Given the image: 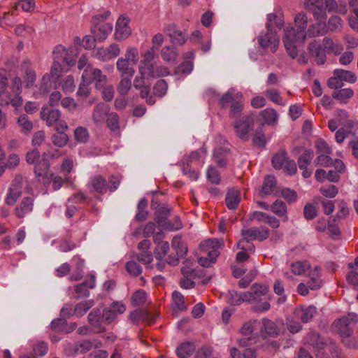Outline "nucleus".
I'll list each match as a JSON object with an SVG mask.
<instances>
[{"mask_svg": "<svg viewBox=\"0 0 358 358\" xmlns=\"http://www.w3.org/2000/svg\"><path fill=\"white\" fill-rule=\"evenodd\" d=\"M129 320L133 324H138L143 321L148 324L155 323V317L148 310L144 309H136L129 315Z\"/></svg>", "mask_w": 358, "mask_h": 358, "instance_id": "5701e85b", "label": "nucleus"}, {"mask_svg": "<svg viewBox=\"0 0 358 358\" xmlns=\"http://www.w3.org/2000/svg\"><path fill=\"white\" fill-rule=\"evenodd\" d=\"M138 71L139 75L136 76L133 82V86L136 90L141 89L143 87L146 85L145 77L147 74L145 69H143L141 66H139Z\"/></svg>", "mask_w": 358, "mask_h": 358, "instance_id": "13d9d810", "label": "nucleus"}, {"mask_svg": "<svg viewBox=\"0 0 358 358\" xmlns=\"http://www.w3.org/2000/svg\"><path fill=\"white\" fill-rule=\"evenodd\" d=\"M171 208L160 206L159 207L155 213V221L158 223V224L166 229V226L167 225V218L170 215Z\"/></svg>", "mask_w": 358, "mask_h": 358, "instance_id": "58836bf2", "label": "nucleus"}, {"mask_svg": "<svg viewBox=\"0 0 358 358\" xmlns=\"http://www.w3.org/2000/svg\"><path fill=\"white\" fill-rule=\"evenodd\" d=\"M123 58L131 63V66H135L139 59L138 50L135 48L129 47Z\"/></svg>", "mask_w": 358, "mask_h": 358, "instance_id": "bf43d9fd", "label": "nucleus"}, {"mask_svg": "<svg viewBox=\"0 0 358 358\" xmlns=\"http://www.w3.org/2000/svg\"><path fill=\"white\" fill-rule=\"evenodd\" d=\"M49 161L45 158H42L35 164L34 173L38 178H47L49 175Z\"/></svg>", "mask_w": 358, "mask_h": 358, "instance_id": "ea45409f", "label": "nucleus"}, {"mask_svg": "<svg viewBox=\"0 0 358 358\" xmlns=\"http://www.w3.org/2000/svg\"><path fill=\"white\" fill-rule=\"evenodd\" d=\"M146 301V292L143 289H138L131 296V303L133 306L143 305Z\"/></svg>", "mask_w": 358, "mask_h": 358, "instance_id": "052dcab7", "label": "nucleus"}, {"mask_svg": "<svg viewBox=\"0 0 358 358\" xmlns=\"http://www.w3.org/2000/svg\"><path fill=\"white\" fill-rule=\"evenodd\" d=\"M224 241L217 239H208L200 244V250L203 256L199 259V263L203 267H208L215 263L220 255L219 249L223 245Z\"/></svg>", "mask_w": 358, "mask_h": 358, "instance_id": "7ed1b4c3", "label": "nucleus"}, {"mask_svg": "<svg viewBox=\"0 0 358 358\" xmlns=\"http://www.w3.org/2000/svg\"><path fill=\"white\" fill-rule=\"evenodd\" d=\"M219 105L222 108L230 107L229 112L230 118L239 116L244 108L243 94L241 92H235L234 89H230L221 96Z\"/></svg>", "mask_w": 358, "mask_h": 358, "instance_id": "f03ea898", "label": "nucleus"}, {"mask_svg": "<svg viewBox=\"0 0 358 358\" xmlns=\"http://www.w3.org/2000/svg\"><path fill=\"white\" fill-rule=\"evenodd\" d=\"M196 346L192 342L182 343L176 350L177 355L180 358H188L195 351Z\"/></svg>", "mask_w": 358, "mask_h": 358, "instance_id": "a19ab883", "label": "nucleus"}, {"mask_svg": "<svg viewBox=\"0 0 358 358\" xmlns=\"http://www.w3.org/2000/svg\"><path fill=\"white\" fill-rule=\"evenodd\" d=\"M269 287L266 284L254 283L250 291L237 294L236 292H229L230 300L233 305L238 306L243 302L254 304L252 310L257 313H264L271 308L268 294Z\"/></svg>", "mask_w": 358, "mask_h": 358, "instance_id": "f257e3e1", "label": "nucleus"}, {"mask_svg": "<svg viewBox=\"0 0 358 358\" xmlns=\"http://www.w3.org/2000/svg\"><path fill=\"white\" fill-rule=\"evenodd\" d=\"M90 134L88 130L83 127H78L74 130L75 140L81 143H85L89 140Z\"/></svg>", "mask_w": 358, "mask_h": 358, "instance_id": "4d7b16f0", "label": "nucleus"}, {"mask_svg": "<svg viewBox=\"0 0 358 358\" xmlns=\"http://www.w3.org/2000/svg\"><path fill=\"white\" fill-rule=\"evenodd\" d=\"M277 180L273 176H266L264 180L259 195L264 198L268 195H271L274 192L276 187Z\"/></svg>", "mask_w": 358, "mask_h": 358, "instance_id": "473e14b6", "label": "nucleus"}, {"mask_svg": "<svg viewBox=\"0 0 358 358\" xmlns=\"http://www.w3.org/2000/svg\"><path fill=\"white\" fill-rule=\"evenodd\" d=\"M270 210L282 222L288 221V212L286 203L280 199H276L270 205Z\"/></svg>", "mask_w": 358, "mask_h": 358, "instance_id": "c756f323", "label": "nucleus"}, {"mask_svg": "<svg viewBox=\"0 0 358 358\" xmlns=\"http://www.w3.org/2000/svg\"><path fill=\"white\" fill-rule=\"evenodd\" d=\"M207 178L213 184L217 185L221 181V176L218 171L213 166H210L207 170Z\"/></svg>", "mask_w": 358, "mask_h": 358, "instance_id": "338daca9", "label": "nucleus"}, {"mask_svg": "<svg viewBox=\"0 0 358 358\" xmlns=\"http://www.w3.org/2000/svg\"><path fill=\"white\" fill-rule=\"evenodd\" d=\"M94 287V279L91 278L89 280H85L80 284L75 286L76 295L74 297L78 299L82 297H87L90 295L89 289H92Z\"/></svg>", "mask_w": 358, "mask_h": 358, "instance_id": "72a5a7b5", "label": "nucleus"}, {"mask_svg": "<svg viewBox=\"0 0 358 358\" xmlns=\"http://www.w3.org/2000/svg\"><path fill=\"white\" fill-rule=\"evenodd\" d=\"M324 4V0H308L305 3V6L306 9L313 13L317 20H325L327 15Z\"/></svg>", "mask_w": 358, "mask_h": 358, "instance_id": "dca6fc26", "label": "nucleus"}, {"mask_svg": "<svg viewBox=\"0 0 358 358\" xmlns=\"http://www.w3.org/2000/svg\"><path fill=\"white\" fill-rule=\"evenodd\" d=\"M313 157L314 152L313 150L305 149L298 158L297 164L299 169L303 170L302 176L305 178H308L312 175V170H308V166L310 164Z\"/></svg>", "mask_w": 358, "mask_h": 358, "instance_id": "a211bd4d", "label": "nucleus"}, {"mask_svg": "<svg viewBox=\"0 0 358 358\" xmlns=\"http://www.w3.org/2000/svg\"><path fill=\"white\" fill-rule=\"evenodd\" d=\"M280 332V328L275 322L268 318L262 319L260 333L263 337H276Z\"/></svg>", "mask_w": 358, "mask_h": 358, "instance_id": "bb28decb", "label": "nucleus"}, {"mask_svg": "<svg viewBox=\"0 0 358 358\" xmlns=\"http://www.w3.org/2000/svg\"><path fill=\"white\" fill-rule=\"evenodd\" d=\"M236 134L242 140L248 141L249 133L253 130L255 117L252 114L243 115L233 118Z\"/></svg>", "mask_w": 358, "mask_h": 358, "instance_id": "423d86ee", "label": "nucleus"}, {"mask_svg": "<svg viewBox=\"0 0 358 358\" xmlns=\"http://www.w3.org/2000/svg\"><path fill=\"white\" fill-rule=\"evenodd\" d=\"M92 348L93 344L90 340H84L75 344L74 351L76 353L84 354L91 350Z\"/></svg>", "mask_w": 358, "mask_h": 358, "instance_id": "e2e57ef3", "label": "nucleus"}, {"mask_svg": "<svg viewBox=\"0 0 358 358\" xmlns=\"http://www.w3.org/2000/svg\"><path fill=\"white\" fill-rule=\"evenodd\" d=\"M94 306L93 300H87L80 302L74 307L75 315L78 317L83 316L88 310Z\"/></svg>", "mask_w": 358, "mask_h": 358, "instance_id": "3c124183", "label": "nucleus"}, {"mask_svg": "<svg viewBox=\"0 0 358 358\" xmlns=\"http://www.w3.org/2000/svg\"><path fill=\"white\" fill-rule=\"evenodd\" d=\"M20 70L23 72V83L25 87L27 88L33 87L36 80V74L29 59H25L22 61Z\"/></svg>", "mask_w": 358, "mask_h": 358, "instance_id": "f3484780", "label": "nucleus"}, {"mask_svg": "<svg viewBox=\"0 0 358 358\" xmlns=\"http://www.w3.org/2000/svg\"><path fill=\"white\" fill-rule=\"evenodd\" d=\"M116 68L120 76H129L131 78L135 73V69L131 64L127 61L123 57H120L116 62Z\"/></svg>", "mask_w": 358, "mask_h": 358, "instance_id": "f704fd0d", "label": "nucleus"}, {"mask_svg": "<svg viewBox=\"0 0 358 358\" xmlns=\"http://www.w3.org/2000/svg\"><path fill=\"white\" fill-rule=\"evenodd\" d=\"M294 22L297 29L294 28V36L299 38L301 42H304L306 38L307 31H306L308 25V17L303 13L297 14L294 17Z\"/></svg>", "mask_w": 358, "mask_h": 358, "instance_id": "aec40b11", "label": "nucleus"}, {"mask_svg": "<svg viewBox=\"0 0 358 358\" xmlns=\"http://www.w3.org/2000/svg\"><path fill=\"white\" fill-rule=\"evenodd\" d=\"M60 85L65 93H71L75 90V80L73 76H67L61 82Z\"/></svg>", "mask_w": 358, "mask_h": 358, "instance_id": "6e6d98bb", "label": "nucleus"}, {"mask_svg": "<svg viewBox=\"0 0 358 358\" xmlns=\"http://www.w3.org/2000/svg\"><path fill=\"white\" fill-rule=\"evenodd\" d=\"M65 66L66 65L61 62H59V61H54L50 73L51 77L55 80H58L61 73L64 71Z\"/></svg>", "mask_w": 358, "mask_h": 358, "instance_id": "0e129e2a", "label": "nucleus"}, {"mask_svg": "<svg viewBox=\"0 0 358 358\" xmlns=\"http://www.w3.org/2000/svg\"><path fill=\"white\" fill-rule=\"evenodd\" d=\"M311 268L308 261H296L290 264L291 271L296 275H306Z\"/></svg>", "mask_w": 358, "mask_h": 358, "instance_id": "e433bc0d", "label": "nucleus"}, {"mask_svg": "<svg viewBox=\"0 0 358 358\" xmlns=\"http://www.w3.org/2000/svg\"><path fill=\"white\" fill-rule=\"evenodd\" d=\"M334 75H336L338 78H340L343 83L345 81L350 83H355L357 81L356 75L350 71L336 69L334 71Z\"/></svg>", "mask_w": 358, "mask_h": 358, "instance_id": "49530a36", "label": "nucleus"}, {"mask_svg": "<svg viewBox=\"0 0 358 358\" xmlns=\"http://www.w3.org/2000/svg\"><path fill=\"white\" fill-rule=\"evenodd\" d=\"M17 123L21 127V131L24 134L29 133L33 129V123L26 114H22L18 117Z\"/></svg>", "mask_w": 358, "mask_h": 358, "instance_id": "864d4df0", "label": "nucleus"}, {"mask_svg": "<svg viewBox=\"0 0 358 358\" xmlns=\"http://www.w3.org/2000/svg\"><path fill=\"white\" fill-rule=\"evenodd\" d=\"M354 95V91L351 88H344L334 91L332 97L341 103H346L348 100Z\"/></svg>", "mask_w": 358, "mask_h": 358, "instance_id": "37998d69", "label": "nucleus"}, {"mask_svg": "<svg viewBox=\"0 0 358 358\" xmlns=\"http://www.w3.org/2000/svg\"><path fill=\"white\" fill-rule=\"evenodd\" d=\"M231 157V151L228 145L215 148L213 152V159L220 168H225Z\"/></svg>", "mask_w": 358, "mask_h": 358, "instance_id": "4be33fe9", "label": "nucleus"}, {"mask_svg": "<svg viewBox=\"0 0 358 358\" xmlns=\"http://www.w3.org/2000/svg\"><path fill=\"white\" fill-rule=\"evenodd\" d=\"M129 22V19L128 17L121 16L118 18L115 29L116 39L119 41L124 40L130 36L131 30L128 26Z\"/></svg>", "mask_w": 358, "mask_h": 358, "instance_id": "a878e982", "label": "nucleus"}, {"mask_svg": "<svg viewBox=\"0 0 358 358\" xmlns=\"http://www.w3.org/2000/svg\"><path fill=\"white\" fill-rule=\"evenodd\" d=\"M131 88V78L129 76H120V80L117 86V92L121 96H126Z\"/></svg>", "mask_w": 358, "mask_h": 358, "instance_id": "09e8293b", "label": "nucleus"}, {"mask_svg": "<svg viewBox=\"0 0 358 358\" xmlns=\"http://www.w3.org/2000/svg\"><path fill=\"white\" fill-rule=\"evenodd\" d=\"M168 84L165 80L161 79L157 81L153 87V94L157 97L164 96L167 92Z\"/></svg>", "mask_w": 358, "mask_h": 358, "instance_id": "5fc2aeb1", "label": "nucleus"}, {"mask_svg": "<svg viewBox=\"0 0 358 358\" xmlns=\"http://www.w3.org/2000/svg\"><path fill=\"white\" fill-rule=\"evenodd\" d=\"M309 55L315 59V62L318 65L324 64L327 61V52L322 45L317 42L316 40L311 41L308 45Z\"/></svg>", "mask_w": 358, "mask_h": 358, "instance_id": "4468645a", "label": "nucleus"}, {"mask_svg": "<svg viewBox=\"0 0 358 358\" xmlns=\"http://www.w3.org/2000/svg\"><path fill=\"white\" fill-rule=\"evenodd\" d=\"M141 67L145 69L147 76L151 78H158L169 74L168 69L162 66L151 64H147V66Z\"/></svg>", "mask_w": 358, "mask_h": 358, "instance_id": "c9c22d12", "label": "nucleus"}, {"mask_svg": "<svg viewBox=\"0 0 358 358\" xmlns=\"http://www.w3.org/2000/svg\"><path fill=\"white\" fill-rule=\"evenodd\" d=\"M120 53L119 45L114 43L108 48H98L95 52V57L99 60L106 62L117 57Z\"/></svg>", "mask_w": 358, "mask_h": 358, "instance_id": "2eb2a0df", "label": "nucleus"}, {"mask_svg": "<svg viewBox=\"0 0 358 358\" xmlns=\"http://www.w3.org/2000/svg\"><path fill=\"white\" fill-rule=\"evenodd\" d=\"M161 55L164 60L168 62H175L178 56V51L176 48L168 45L162 48Z\"/></svg>", "mask_w": 358, "mask_h": 358, "instance_id": "a18cd8bd", "label": "nucleus"}, {"mask_svg": "<svg viewBox=\"0 0 358 358\" xmlns=\"http://www.w3.org/2000/svg\"><path fill=\"white\" fill-rule=\"evenodd\" d=\"M286 51L290 57L295 59L298 55V50L296 43L301 42L299 38L294 36V28L287 27L285 29V36L282 38Z\"/></svg>", "mask_w": 358, "mask_h": 358, "instance_id": "1a4fd4ad", "label": "nucleus"}, {"mask_svg": "<svg viewBox=\"0 0 358 358\" xmlns=\"http://www.w3.org/2000/svg\"><path fill=\"white\" fill-rule=\"evenodd\" d=\"M41 118L48 127H57L60 122H66L61 119V112L58 109L43 107L41 111Z\"/></svg>", "mask_w": 358, "mask_h": 358, "instance_id": "ddd939ff", "label": "nucleus"}, {"mask_svg": "<svg viewBox=\"0 0 358 358\" xmlns=\"http://www.w3.org/2000/svg\"><path fill=\"white\" fill-rule=\"evenodd\" d=\"M164 31L171 38V41L173 44L182 45L187 40L185 34L174 23L166 25Z\"/></svg>", "mask_w": 358, "mask_h": 358, "instance_id": "6ab92c4d", "label": "nucleus"}, {"mask_svg": "<svg viewBox=\"0 0 358 358\" xmlns=\"http://www.w3.org/2000/svg\"><path fill=\"white\" fill-rule=\"evenodd\" d=\"M109 108L103 103H98L94 108L92 113V120L96 124L101 123L106 115L108 114Z\"/></svg>", "mask_w": 358, "mask_h": 358, "instance_id": "4c0bfd02", "label": "nucleus"}, {"mask_svg": "<svg viewBox=\"0 0 358 358\" xmlns=\"http://www.w3.org/2000/svg\"><path fill=\"white\" fill-rule=\"evenodd\" d=\"M243 238L239 241L238 245L239 248L244 249L243 243H250V241L257 239L262 241L268 238L270 235V230L265 227H250L248 229H243L241 231Z\"/></svg>", "mask_w": 358, "mask_h": 358, "instance_id": "0eeeda50", "label": "nucleus"}, {"mask_svg": "<svg viewBox=\"0 0 358 358\" xmlns=\"http://www.w3.org/2000/svg\"><path fill=\"white\" fill-rule=\"evenodd\" d=\"M127 271L133 276H138L142 273V267L134 260L129 261L126 264Z\"/></svg>", "mask_w": 358, "mask_h": 358, "instance_id": "680f3d73", "label": "nucleus"}, {"mask_svg": "<svg viewBox=\"0 0 358 358\" xmlns=\"http://www.w3.org/2000/svg\"><path fill=\"white\" fill-rule=\"evenodd\" d=\"M22 182L23 179L21 176H16L12 182V184L8 189L5 202L9 206H13L15 203L22 193Z\"/></svg>", "mask_w": 358, "mask_h": 358, "instance_id": "f8f14e48", "label": "nucleus"}, {"mask_svg": "<svg viewBox=\"0 0 358 358\" xmlns=\"http://www.w3.org/2000/svg\"><path fill=\"white\" fill-rule=\"evenodd\" d=\"M119 115L115 113L108 114L106 124L108 127L112 131H116L119 129Z\"/></svg>", "mask_w": 358, "mask_h": 358, "instance_id": "69168bd1", "label": "nucleus"}, {"mask_svg": "<svg viewBox=\"0 0 358 358\" xmlns=\"http://www.w3.org/2000/svg\"><path fill=\"white\" fill-rule=\"evenodd\" d=\"M68 129L66 122H60L58 126L54 128L56 132L51 136L50 141L55 146L63 148L69 143V136L66 133Z\"/></svg>", "mask_w": 358, "mask_h": 358, "instance_id": "9d476101", "label": "nucleus"}, {"mask_svg": "<svg viewBox=\"0 0 358 358\" xmlns=\"http://www.w3.org/2000/svg\"><path fill=\"white\" fill-rule=\"evenodd\" d=\"M258 42L259 45L264 48H270L272 52H275L279 45V38L276 31L274 29L266 31L264 34H261L258 37Z\"/></svg>", "mask_w": 358, "mask_h": 358, "instance_id": "9b49d317", "label": "nucleus"}, {"mask_svg": "<svg viewBox=\"0 0 358 358\" xmlns=\"http://www.w3.org/2000/svg\"><path fill=\"white\" fill-rule=\"evenodd\" d=\"M317 313V308L314 306L308 307H299L294 311V318L299 320L303 323L310 321Z\"/></svg>", "mask_w": 358, "mask_h": 358, "instance_id": "393cba45", "label": "nucleus"}, {"mask_svg": "<svg viewBox=\"0 0 358 358\" xmlns=\"http://www.w3.org/2000/svg\"><path fill=\"white\" fill-rule=\"evenodd\" d=\"M169 250V244L168 242L162 243L157 245L155 250L156 259H162L167 254Z\"/></svg>", "mask_w": 358, "mask_h": 358, "instance_id": "774afa93", "label": "nucleus"}, {"mask_svg": "<svg viewBox=\"0 0 358 358\" xmlns=\"http://www.w3.org/2000/svg\"><path fill=\"white\" fill-rule=\"evenodd\" d=\"M327 24L324 22H319L310 27L307 30V35L309 37L323 36L327 33Z\"/></svg>", "mask_w": 358, "mask_h": 358, "instance_id": "c03bdc74", "label": "nucleus"}, {"mask_svg": "<svg viewBox=\"0 0 358 358\" xmlns=\"http://www.w3.org/2000/svg\"><path fill=\"white\" fill-rule=\"evenodd\" d=\"M307 280L306 282H300L297 287V292L301 296H307L309 290H318L323 285L322 278V268L319 266L311 268L306 274Z\"/></svg>", "mask_w": 358, "mask_h": 358, "instance_id": "20e7f679", "label": "nucleus"}, {"mask_svg": "<svg viewBox=\"0 0 358 358\" xmlns=\"http://www.w3.org/2000/svg\"><path fill=\"white\" fill-rule=\"evenodd\" d=\"M322 46L327 54L338 55L343 50V45L341 43L334 41L329 37L323 38Z\"/></svg>", "mask_w": 358, "mask_h": 358, "instance_id": "2f4dec72", "label": "nucleus"}, {"mask_svg": "<svg viewBox=\"0 0 358 358\" xmlns=\"http://www.w3.org/2000/svg\"><path fill=\"white\" fill-rule=\"evenodd\" d=\"M112 30L113 25L111 24H93L92 27L94 37L99 41H104Z\"/></svg>", "mask_w": 358, "mask_h": 358, "instance_id": "c85d7f7f", "label": "nucleus"}, {"mask_svg": "<svg viewBox=\"0 0 358 358\" xmlns=\"http://www.w3.org/2000/svg\"><path fill=\"white\" fill-rule=\"evenodd\" d=\"M240 192L238 190H230L226 196L225 202L228 208L236 209L240 203Z\"/></svg>", "mask_w": 358, "mask_h": 358, "instance_id": "79ce46f5", "label": "nucleus"}, {"mask_svg": "<svg viewBox=\"0 0 358 358\" xmlns=\"http://www.w3.org/2000/svg\"><path fill=\"white\" fill-rule=\"evenodd\" d=\"M87 320L92 328V332L99 334L106 331V328L102 324L101 312L99 309H93L88 314Z\"/></svg>", "mask_w": 358, "mask_h": 358, "instance_id": "b1692460", "label": "nucleus"}, {"mask_svg": "<svg viewBox=\"0 0 358 358\" xmlns=\"http://www.w3.org/2000/svg\"><path fill=\"white\" fill-rule=\"evenodd\" d=\"M82 80L92 83L95 82V87L103 88L107 83V76L103 74L102 71L96 68H93L91 65H88L82 74Z\"/></svg>", "mask_w": 358, "mask_h": 358, "instance_id": "6e6552de", "label": "nucleus"}, {"mask_svg": "<svg viewBox=\"0 0 358 358\" xmlns=\"http://www.w3.org/2000/svg\"><path fill=\"white\" fill-rule=\"evenodd\" d=\"M54 61H59L66 66L74 65V60L71 59L67 50L62 45H57L53 51Z\"/></svg>", "mask_w": 358, "mask_h": 358, "instance_id": "7c9ffc66", "label": "nucleus"}, {"mask_svg": "<svg viewBox=\"0 0 358 358\" xmlns=\"http://www.w3.org/2000/svg\"><path fill=\"white\" fill-rule=\"evenodd\" d=\"M34 208V199L31 197H24L15 209V215L19 219L25 217Z\"/></svg>", "mask_w": 358, "mask_h": 358, "instance_id": "cd10ccee", "label": "nucleus"}, {"mask_svg": "<svg viewBox=\"0 0 358 358\" xmlns=\"http://www.w3.org/2000/svg\"><path fill=\"white\" fill-rule=\"evenodd\" d=\"M264 122L267 124H272L275 123L278 119L277 112L271 108H266L260 113Z\"/></svg>", "mask_w": 358, "mask_h": 358, "instance_id": "8fccbe9b", "label": "nucleus"}, {"mask_svg": "<svg viewBox=\"0 0 358 358\" xmlns=\"http://www.w3.org/2000/svg\"><path fill=\"white\" fill-rule=\"evenodd\" d=\"M172 300L175 307L174 309L181 311L185 310L187 309V307L185 304V298L180 292L174 291L172 294Z\"/></svg>", "mask_w": 358, "mask_h": 358, "instance_id": "603ef678", "label": "nucleus"}, {"mask_svg": "<svg viewBox=\"0 0 358 358\" xmlns=\"http://www.w3.org/2000/svg\"><path fill=\"white\" fill-rule=\"evenodd\" d=\"M358 322V315L351 313L334 320L332 328L341 337H350L354 331L355 326Z\"/></svg>", "mask_w": 358, "mask_h": 358, "instance_id": "39448f33", "label": "nucleus"}, {"mask_svg": "<svg viewBox=\"0 0 358 358\" xmlns=\"http://www.w3.org/2000/svg\"><path fill=\"white\" fill-rule=\"evenodd\" d=\"M288 159L287 153L285 150H281L272 157V164L275 169H281Z\"/></svg>", "mask_w": 358, "mask_h": 358, "instance_id": "de8ad7c7", "label": "nucleus"}, {"mask_svg": "<svg viewBox=\"0 0 358 358\" xmlns=\"http://www.w3.org/2000/svg\"><path fill=\"white\" fill-rule=\"evenodd\" d=\"M91 193L96 192L99 195L104 194L108 189L107 180L102 176L98 175L92 177L88 183Z\"/></svg>", "mask_w": 358, "mask_h": 358, "instance_id": "412c9836", "label": "nucleus"}]
</instances>
